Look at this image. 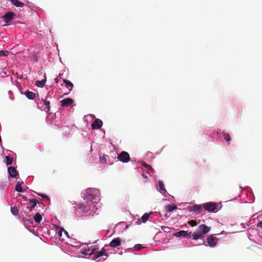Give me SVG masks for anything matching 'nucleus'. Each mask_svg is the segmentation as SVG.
Here are the masks:
<instances>
[{"label": "nucleus", "mask_w": 262, "mask_h": 262, "mask_svg": "<svg viewBox=\"0 0 262 262\" xmlns=\"http://www.w3.org/2000/svg\"><path fill=\"white\" fill-rule=\"evenodd\" d=\"M82 198L84 200L97 203L100 200L99 190L96 188H88L82 193Z\"/></svg>", "instance_id": "f257e3e1"}, {"label": "nucleus", "mask_w": 262, "mask_h": 262, "mask_svg": "<svg viewBox=\"0 0 262 262\" xmlns=\"http://www.w3.org/2000/svg\"><path fill=\"white\" fill-rule=\"evenodd\" d=\"M210 230V228L204 224L199 226L197 230L191 235L192 239L198 240L202 239L204 236V234H207Z\"/></svg>", "instance_id": "f03ea898"}, {"label": "nucleus", "mask_w": 262, "mask_h": 262, "mask_svg": "<svg viewBox=\"0 0 262 262\" xmlns=\"http://www.w3.org/2000/svg\"><path fill=\"white\" fill-rule=\"evenodd\" d=\"M51 116L52 117H53V116L55 117L54 124L55 126L59 127L65 124V117L61 114L60 112H57L54 113V115H52L51 114H49L47 117V122L49 121Z\"/></svg>", "instance_id": "7ed1b4c3"}, {"label": "nucleus", "mask_w": 262, "mask_h": 262, "mask_svg": "<svg viewBox=\"0 0 262 262\" xmlns=\"http://www.w3.org/2000/svg\"><path fill=\"white\" fill-rule=\"evenodd\" d=\"M77 207L78 209H76L75 211L76 214H77L80 211H81V215L88 216L89 215L91 214L92 211H93V210H91L89 207L82 204H78Z\"/></svg>", "instance_id": "20e7f679"}, {"label": "nucleus", "mask_w": 262, "mask_h": 262, "mask_svg": "<svg viewBox=\"0 0 262 262\" xmlns=\"http://www.w3.org/2000/svg\"><path fill=\"white\" fill-rule=\"evenodd\" d=\"M203 208L209 212H216L220 209H217V204L212 202H209L203 204Z\"/></svg>", "instance_id": "39448f33"}, {"label": "nucleus", "mask_w": 262, "mask_h": 262, "mask_svg": "<svg viewBox=\"0 0 262 262\" xmlns=\"http://www.w3.org/2000/svg\"><path fill=\"white\" fill-rule=\"evenodd\" d=\"M118 159L123 163H127L130 160L129 155L128 152L123 151L118 155Z\"/></svg>", "instance_id": "423d86ee"}, {"label": "nucleus", "mask_w": 262, "mask_h": 262, "mask_svg": "<svg viewBox=\"0 0 262 262\" xmlns=\"http://www.w3.org/2000/svg\"><path fill=\"white\" fill-rule=\"evenodd\" d=\"M191 232H188L187 231L181 230L173 234V235L177 237H183L190 238Z\"/></svg>", "instance_id": "0eeeda50"}, {"label": "nucleus", "mask_w": 262, "mask_h": 262, "mask_svg": "<svg viewBox=\"0 0 262 262\" xmlns=\"http://www.w3.org/2000/svg\"><path fill=\"white\" fill-rule=\"evenodd\" d=\"M157 190L165 197H167L170 195L164 188V185L161 181H158Z\"/></svg>", "instance_id": "6e6552de"}, {"label": "nucleus", "mask_w": 262, "mask_h": 262, "mask_svg": "<svg viewBox=\"0 0 262 262\" xmlns=\"http://www.w3.org/2000/svg\"><path fill=\"white\" fill-rule=\"evenodd\" d=\"M16 16V14L12 12H9L5 14L2 18L4 19V21L6 23H8L13 19H14Z\"/></svg>", "instance_id": "1a4fd4ad"}, {"label": "nucleus", "mask_w": 262, "mask_h": 262, "mask_svg": "<svg viewBox=\"0 0 262 262\" xmlns=\"http://www.w3.org/2000/svg\"><path fill=\"white\" fill-rule=\"evenodd\" d=\"M219 239L212 235H210L207 238L208 245L210 247H214L218 244Z\"/></svg>", "instance_id": "9d476101"}, {"label": "nucleus", "mask_w": 262, "mask_h": 262, "mask_svg": "<svg viewBox=\"0 0 262 262\" xmlns=\"http://www.w3.org/2000/svg\"><path fill=\"white\" fill-rule=\"evenodd\" d=\"M121 243V239L119 237L114 238L108 245H105L104 247L110 246L113 248H116L120 246Z\"/></svg>", "instance_id": "9b49d317"}, {"label": "nucleus", "mask_w": 262, "mask_h": 262, "mask_svg": "<svg viewBox=\"0 0 262 262\" xmlns=\"http://www.w3.org/2000/svg\"><path fill=\"white\" fill-rule=\"evenodd\" d=\"M8 172L10 176L12 178L17 179L19 177L16 169L13 166H10L8 168Z\"/></svg>", "instance_id": "f8f14e48"}, {"label": "nucleus", "mask_w": 262, "mask_h": 262, "mask_svg": "<svg viewBox=\"0 0 262 262\" xmlns=\"http://www.w3.org/2000/svg\"><path fill=\"white\" fill-rule=\"evenodd\" d=\"M102 256H108V254L107 253L104 247L102 248L100 251H98L95 253V255L93 257V259L94 260H96L98 258Z\"/></svg>", "instance_id": "ddd939ff"}, {"label": "nucleus", "mask_w": 262, "mask_h": 262, "mask_svg": "<svg viewBox=\"0 0 262 262\" xmlns=\"http://www.w3.org/2000/svg\"><path fill=\"white\" fill-rule=\"evenodd\" d=\"M203 206L202 205H194L192 206H188L187 210L189 212H201L202 210Z\"/></svg>", "instance_id": "4468645a"}, {"label": "nucleus", "mask_w": 262, "mask_h": 262, "mask_svg": "<svg viewBox=\"0 0 262 262\" xmlns=\"http://www.w3.org/2000/svg\"><path fill=\"white\" fill-rule=\"evenodd\" d=\"M103 125V122L99 119H96L91 124L92 129H99Z\"/></svg>", "instance_id": "2eb2a0df"}, {"label": "nucleus", "mask_w": 262, "mask_h": 262, "mask_svg": "<svg viewBox=\"0 0 262 262\" xmlns=\"http://www.w3.org/2000/svg\"><path fill=\"white\" fill-rule=\"evenodd\" d=\"M74 102V100L71 98H65L60 101L62 107H67L70 106Z\"/></svg>", "instance_id": "dca6fc26"}, {"label": "nucleus", "mask_w": 262, "mask_h": 262, "mask_svg": "<svg viewBox=\"0 0 262 262\" xmlns=\"http://www.w3.org/2000/svg\"><path fill=\"white\" fill-rule=\"evenodd\" d=\"M43 103L41 106V109L44 110L46 112L48 113L50 110V102L47 100L46 98L45 100H42Z\"/></svg>", "instance_id": "f3484780"}, {"label": "nucleus", "mask_w": 262, "mask_h": 262, "mask_svg": "<svg viewBox=\"0 0 262 262\" xmlns=\"http://www.w3.org/2000/svg\"><path fill=\"white\" fill-rule=\"evenodd\" d=\"M69 244L72 247L77 248H80L81 246V243L74 238H70Z\"/></svg>", "instance_id": "a211bd4d"}, {"label": "nucleus", "mask_w": 262, "mask_h": 262, "mask_svg": "<svg viewBox=\"0 0 262 262\" xmlns=\"http://www.w3.org/2000/svg\"><path fill=\"white\" fill-rule=\"evenodd\" d=\"M80 252L84 255H91L95 253L97 248L91 249L90 252H88L87 249L84 248H80Z\"/></svg>", "instance_id": "6ab92c4d"}, {"label": "nucleus", "mask_w": 262, "mask_h": 262, "mask_svg": "<svg viewBox=\"0 0 262 262\" xmlns=\"http://www.w3.org/2000/svg\"><path fill=\"white\" fill-rule=\"evenodd\" d=\"M23 222L24 225L26 227L33 225L34 223L33 219L31 217V215H29L28 217H24Z\"/></svg>", "instance_id": "aec40b11"}, {"label": "nucleus", "mask_w": 262, "mask_h": 262, "mask_svg": "<svg viewBox=\"0 0 262 262\" xmlns=\"http://www.w3.org/2000/svg\"><path fill=\"white\" fill-rule=\"evenodd\" d=\"M44 78L41 80H37L35 82V85L39 88H42L46 84L47 81L46 74L43 75Z\"/></svg>", "instance_id": "412c9836"}, {"label": "nucleus", "mask_w": 262, "mask_h": 262, "mask_svg": "<svg viewBox=\"0 0 262 262\" xmlns=\"http://www.w3.org/2000/svg\"><path fill=\"white\" fill-rule=\"evenodd\" d=\"M24 94L29 100H33L35 98V94L28 90H27Z\"/></svg>", "instance_id": "4be33fe9"}, {"label": "nucleus", "mask_w": 262, "mask_h": 262, "mask_svg": "<svg viewBox=\"0 0 262 262\" xmlns=\"http://www.w3.org/2000/svg\"><path fill=\"white\" fill-rule=\"evenodd\" d=\"M177 208V206L175 204L168 205L165 207V210L168 212H171Z\"/></svg>", "instance_id": "5701e85b"}, {"label": "nucleus", "mask_w": 262, "mask_h": 262, "mask_svg": "<svg viewBox=\"0 0 262 262\" xmlns=\"http://www.w3.org/2000/svg\"><path fill=\"white\" fill-rule=\"evenodd\" d=\"M63 81L65 84V86L67 88H68L70 91H72L73 88V84L69 80L67 79H63Z\"/></svg>", "instance_id": "b1692460"}, {"label": "nucleus", "mask_w": 262, "mask_h": 262, "mask_svg": "<svg viewBox=\"0 0 262 262\" xmlns=\"http://www.w3.org/2000/svg\"><path fill=\"white\" fill-rule=\"evenodd\" d=\"M142 165L145 167L146 169L148 170L147 173L149 174L150 173H154V169L148 164L145 162H142Z\"/></svg>", "instance_id": "393cba45"}, {"label": "nucleus", "mask_w": 262, "mask_h": 262, "mask_svg": "<svg viewBox=\"0 0 262 262\" xmlns=\"http://www.w3.org/2000/svg\"><path fill=\"white\" fill-rule=\"evenodd\" d=\"M63 231L64 229L62 228H59L56 231V237L59 238V240L62 241L64 240L63 238H61L62 236Z\"/></svg>", "instance_id": "a878e982"}, {"label": "nucleus", "mask_w": 262, "mask_h": 262, "mask_svg": "<svg viewBox=\"0 0 262 262\" xmlns=\"http://www.w3.org/2000/svg\"><path fill=\"white\" fill-rule=\"evenodd\" d=\"M42 219V218L41 215L38 212L36 213L33 216V220H34L35 222L37 223H40Z\"/></svg>", "instance_id": "bb28decb"}, {"label": "nucleus", "mask_w": 262, "mask_h": 262, "mask_svg": "<svg viewBox=\"0 0 262 262\" xmlns=\"http://www.w3.org/2000/svg\"><path fill=\"white\" fill-rule=\"evenodd\" d=\"M151 213V212H150V213H145L141 218V222L143 223H146L148 220V219L149 217V214Z\"/></svg>", "instance_id": "cd10ccee"}, {"label": "nucleus", "mask_w": 262, "mask_h": 262, "mask_svg": "<svg viewBox=\"0 0 262 262\" xmlns=\"http://www.w3.org/2000/svg\"><path fill=\"white\" fill-rule=\"evenodd\" d=\"M11 212L14 216H17L19 214L18 209L16 206L11 207Z\"/></svg>", "instance_id": "c85d7f7f"}, {"label": "nucleus", "mask_w": 262, "mask_h": 262, "mask_svg": "<svg viewBox=\"0 0 262 262\" xmlns=\"http://www.w3.org/2000/svg\"><path fill=\"white\" fill-rule=\"evenodd\" d=\"M222 134L225 140L228 142V144H230V141L231 140L230 135L228 133H226L224 132H223Z\"/></svg>", "instance_id": "c756f323"}, {"label": "nucleus", "mask_w": 262, "mask_h": 262, "mask_svg": "<svg viewBox=\"0 0 262 262\" xmlns=\"http://www.w3.org/2000/svg\"><path fill=\"white\" fill-rule=\"evenodd\" d=\"M15 190L18 192H22L23 189L21 186V183L17 182L15 186Z\"/></svg>", "instance_id": "7c9ffc66"}, {"label": "nucleus", "mask_w": 262, "mask_h": 262, "mask_svg": "<svg viewBox=\"0 0 262 262\" xmlns=\"http://www.w3.org/2000/svg\"><path fill=\"white\" fill-rule=\"evenodd\" d=\"M6 161V164L7 165H11L13 162V159L11 158L10 157L8 156H6L5 157Z\"/></svg>", "instance_id": "2f4dec72"}, {"label": "nucleus", "mask_w": 262, "mask_h": 262, "mask_svg": "<svg viewBox=\"0 0 262 262\" xmlns=\"http://www.w3.org/2000/svg\"><path fill=\"white\" fill-rule=\"evenodd\" d=\"M29 201L30 204H34V203H35L36 205L38 204L40 206H43V204L39 203L38 201L35 199H30Z\"/></svg>", "instance_id": "473e14b6"}, {"label": "nucleus", "mask_w": 262, "mask_h": 262, "mask_svg": "<svg viewBox=\"0 0 262 262\" xmlns=\"http://www.w3.org/2000/svg\"><path fill=\"white\" fill-rule=\"evenodd\" d=\"M9 54V52L7 51H0V57L1 56H7Z\"/></svg>", "instance_id": "72a5a7b5"}, {"label": "nucleus", "mask_w": 262, "mask_h": 262, "mask_svg": "<svg viewBox=\"0 0 262 262\" xmlns=\"http://www.w3.org/2000/svg\"><path fill=\"white\" fill-rule=\"evenodd\" d=\"M143 247L141 244H136L134 246V249L136 251H139L141 250Z\"/></svg>", "instance_id": "f704fd0d"}, {"label": "nucleus", "mask_w": 262, "mask_h": 262, "mask_svg": "<svg viewBox=\"0 0 262 262\" xmlns=\"http://www.w3.org/2000/svg\"><path fill=\"white\" fill-rule=\"evenodd\" d=\"M36 194L39 196H41L44 199H46V200H49V198L46 195V194H42V193H36Z\"/></svg>", "instance_id": "c9c22d12"}, {"label": "nucleus", "mask_w": 262, "mask_h": 262, "mask_svg": "<svg viewBox=\"0 0 262 262\" xmlns=\"http://www.w3.org/2000/svg\"><path fill=\"white\" fill-rule=\"evenodd\" d=\"M15 6L17 7H22L24 6V4L22 2L17 1Z\"/></svg>", "instance_id": "e433bc0d"}, {"label": "nucleus", "mask_w": 262, "mask_h": 262, "mask_svg": "<svg viewBox=\"0 0 262 262\" xmlns=\"http://www.w3.org/2000/svg\"><path fill=\"white\" fill-rule=\"evenodd\" d=\"M36 206V203H34V204H32V206H27L26 208L29 210L30 211H32L33 209Z\"/></svg>", "instance_id": "4c0bfd02"}, {"label": "nucleus", "mask_w": 262, "mask_h": 262, "mask_svg": "<svg viewBox=\"0 0 262 262\" xmlns=\"http://www.w3.org/2000/svg\"><path fill=\"white\" fill-rule=\"evenodd\" d=\"M100 162L102 163H105L106 162V158L104 157V156H103V157H100Z\"/></svg>", "instance_id": "58836bf2"}, {"label": "nucleus", "mask_w": 262, "mask_h": 262, "mask_svg": "<svg viewBox=\"0 0 262 262\" xmlns=\"http://www.w3.org/2000/svg\"><path fill=\"white\" fill-rule=\"evenodd\" d=\"M161 229L164 230L165 232H168V230H169V228L168 227L162 226H161Z\"/></svg>", "instance_id": "ea45409f"}, {"label": "nucleus", "mask_w": 262, "mask_h": 262, "mask_svg": "<svg viewBox=\"0 0 262 262\" xmlns=\"http://www.w3.org/2000/svg\"><path fill=\"white\" fill-rule=\"evenodd\" d=\"M94 248H93L92 246H88V248H86L88 252H90L91 249H94ZM97 248V249H98V248Z\"/></svg>", "instance_id": "a19ab883"}, {"label": "nucleus", "mask_w": 262, "mask_h": 262, "mask_svg": "<svg viewBox=\"0 0 262 262\" xmlns=\"http://www.w3.org/2000/svg\"><path fill=\"white\" fill-rule=\"evenodd\" d=\"M63 233L64 234L65 236L68 237V238H69V234L68 233V232L67 231H66L65 230H64V231H63Z\"/></svg>", "instance_id": "79ce46f5"}, {"label": "nucleus", "mask_w": 262, "mask_h": 262, "mask_svg": "<svg viewBox=\"0 0 262 262\" xmlns=\"http://www.w3.org/2000/svg\"><path fill=\"white\" fill-rule=\"evenodd\" d=\"M257 227H259L260 228H262V221L259 222L257 225Z\"/></svg>", "instance_id": "37998d69"}, {"label": "nucleus", "mask_w": 262, "mask_h": 262, "mask_svg": "<svg viewBox=\"0 0 262 262\" xmlns=\"http://www.w3.org/2000/svg\"><path fill=\"white\" fill-rule=\"evenodd\" d=\"M11 1V2L12 3V4L13 5H14V6L15 5L17 0H10Z\"/></svg>", "instance_id": "c03bdc74"}, {"label": "nucleus", "mask_w": 262, "mask_h": 262, "mask_svg": "<svg viewBox=\"0 0 262 262\" xmlns=\"http://www.w3.org/2000/svg\"><path fill=\"white\" fill-rule=\"evenodd\" d=\"M142 176H143V178L144 179H147V177L146 175L143 174Z\"/></svg>", "instance_id": "a18cd8bd"}, {"label": "nucleus", "mask_w": 262, "mask_h": 262, "mask_svg": "<svg viewBox=\"0 0 262 262\" xmlns=\"http://www.w3.org/2000/svg\"><path fill=\"white\" fill-rule=\"evenodd\" d=\"M54 81H55V82L56 83H58V79H57V78H55L54 79Z\"/></svg>", "instance_id": "49530a36"}, {"label": "nucleus", "mask_w": 262, "mask_h": 262, "mask_svg": "<svg viewBox=\"0 0 262 262\" xmlns=\"http://www.w3.org/2000/svg\"><path fill=\"white\" fill-rule=\"evenodd\" d=\"M23 198L24 199L25 201H27V198L25 196H23Z\"/></svg>", "instance_id": "de8ad7c7"}, {"label": "nucleus", "mask_w": 262, "mask_h": 262, "mask_svg": "<svg viewBox=\"0 0 262 262\" xmlns=\"http://www.w3.org/2000/svg\"><path fill=\"white\" fill-rule=\"evenodd\" d=\"M157 214L160 215V213H157Z\"/></svg>", "instance_id": "09e8293b"}]
</instances>
